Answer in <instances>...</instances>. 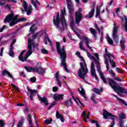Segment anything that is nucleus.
<instances>
[{
	"label": "nucleus",
	"instance_id": "1",
	"mask_svg": "<svg viewBox=\"0 0 127 127\" xmlns=\"http://www.w3.org/2000/svg\"><path fill=\"white\" fill-rule=\"evenodd\" d=\"M57 51L58 54H59L61 57V60L62 63L61 64V66H63L64 69H67V64L66 63V59L67 58V54H66V51H65V47L63 46L62 47V49L60 48V42H57Z\"/></svg>",
	"mask_w": 127,
	"mask_h": 127
},
{
	"label": "nucleus",
	"instance_id": "52",
	"mask_svg": "<svg viewBox=\"0 0 127 127\" xmlns=\"http://www.w3.org/2000/svg\"><path fill=\"white\" fill-rule=\"evenodd\" d=\"M30 82L32 83H35L36 82V77H33L30 79Z\"/></svg>",
	"mask_w": 127,
	"mask_h": 127
},
{
	"label": "nucleus",
	"instance_id": "33",
	"mask_svg": "<svg viewBox=\"0 0 127 127\" xmlns=\"http://www.w3.org/2000/svg\"><path fill=\"white\" fill-rule=\"evenodd\" d=\"M96 68L97 71L99 73V75H101V73H103L102 71H101V66L100 65V62H97V63H96Z\"/></svg>",
	"mask_w": 127,
	"mask_h": 127
},
{
	"label": "nucleus",
	"instance_id": "27",
	"mask_svg": "<svg viewBox=\"0 0 127 127\" xmlns=\"http://www.w3.org/2000/svg\"><path fill=\"white\" fill-rule=\"evenodd\" d=\"M56 24L57 25H58L59 24H60V22H61V17H60V15L59 14V12H57L56 18Z\"/></svg>",
	"mask_w": 127,
	"mask_h": 127
},
{
	"label": "nucleus",
	"instance_id": "6",
	"mask_svg": "<svg viewBox=\"0 0 127 127\" xmlns=\"http://www.w3.org/2000/svg\"><path fill=\"white\" fill-rule=\"evenodd\" d=\"M102 115L105 120H108V118L110 117L111 118H109V120H112L113 121L112 123L114 122V124H115V119H117V116L113 115L112 113L108 112V111L106 110H103V113Z\"/></svg>",
	"mask_w": 127,
	"mask_h": 127
},
{
	"label": "nucleus",
	"instance_id": "51",
	"mask_svg": "<svg viewBox=\"0 0 127 127\" xmlns=\"http://www.w3.org/2000/svg\"><path fill=\"white\" fill-rule=\"evenodd\" d=\"M5 126L3 120H0V127H4Z\"/></svg>",
	"mask_w": 127,
	"mask_h": 127
},
{
	"label": "nucleus",
	"instance_id": "61",
	"mask_svg": "<svg viewBox=\"0 0 127 127\" xmlns=\"http://www.w3.org/2000/svg\"><path fill=\"white\" fill-rule=\"evenodd\" d=\"M60 121H61L62 123H64L65 122V119H64V117L62 116L60 118Z\"/></svg>",
	"mask_w": 127,
	"mask_h": 127
},
{
	"label": "nucleus",
	"instance_id": "20",
	"mask_svg": "<svg viewBox=\"0 0 127 127\" xmlns=\"http://www.w3.org/2000/svg\"><path fill=\"white\" fill-rule=\"evenodd\" d=\"M94 13H95V3H93L92 9L88 14L89 16H85V17H88V18H92V17L94 16Z\"/></svg>",
	"mask_w": 127,
	"mask_h": 127
},
{
	"label": "nucleus",
	"instance_id": "32",
	"mask_svg": "<svg viewBox=\"0 0 127 127\" xmlns=\"http://www.w3.org/2000/svg\"><path fill=\"white\" fill-rule=\"evenodd\" d=\"M107 42L109 43L110 45H114V41L112 39H111V37H110V36L109 35H107L106 36Z\"/></svg>",
	"mask_w": 127,
	"mask_h": 127
},
{
	"label": "nucleus",
	"instance_id": "41",
	"mask_svg": "<svg viewBox=\"0 0 127 127\" xmlns=\"http://www.w3.org/2000/svg\"><path fill=\"white\" fill-rule=\"evenodd\" d=\"M53 121V120L52 119V118H51V119L50 120H46L44 121V124H45L46 125H50V124L52 123Z\"/></svg>",
	"mask_w": 127,
	"mask_h": 127
},
{
	"label": "nucleus",
	"instance_id": "40",
	"mask_svg": "<svg viewBox=\"0 0 127 127\" xmlns=\"http://www.w3.org/2000/svg\"><path fill=\"white\" fill-rule=\"evenodd\" d=\"M124 19L125 20V23L124 24L125 29L126 32H127V17L126 16L124 17Z\"/></svg>",
	"mask_w": 127,
	"mask_h": 127
},
{
	"label": "nucleus",
	"instance_id": "12",
	"mask_svg": "<svg viewBox=\"0 0 127 127\" xmlns=\"http://www.w3.org/2000/svg\"><path fill=\"white\" fill-rule=\"evenodd\" d=\"M84 18V16L79 12H75V22L77 24H79L82 19Z\"/></svg>",
	"mask_w": 127,
	"mask_h": 127
},
{
	"label": "nucleus",
	"instance_id": "37",
	"mask_svg": "<svg viewBox=\"0 0 127 127\" xmlns=\"http://www.w3.org/2000/svg\"><path fill=\"white\" fill-rule=\"evenodd\" d=\"M53 22H54V25L56 26V28L58 29H59V31L60 27H60V23L58 25L56 24V19H55V16H53Z\"/></svg>",
	"mask_w": 127,
	"mask_h": 127
},
{
	"label": "nucleus",
	"instance_id": "25",
	"mask_svg": "<svg viewBox=\"0 0 127 127\" xmlns=\"http://www.w3.org/2000/svg\"><path fill=\"white\" fill-rule=\"evenodd\" d=\"M24 69H25V70H26V71L27 72H35V71H36L35 70V68H32V67L31 66H24Z\"/></svg>",
	"mask_w": 127,
	"mask_h": 127
},
{
	"label": "nucleus",
	"instance_id": "57",
	"mask_svg": "<svg viewBox=\"0 0 127 127\" xmlns=\"http://www.w3.org/2000/svg\"><path fill=\"white\" fill-rule=\"evenodd\" d=\"M58 91V87L57 86H54L53 87V92L54 93L57 92Z\"/></svg>",
	"mask_w": 127,
	"mask_h": 127
},
{
	"label": "nucleus",
	"instance_id": "21",
	"mask_svg": "<svg viewBox=\"0 0 127 127\" xmlns=\"http://www.w3.org/2000/svg\"><path fill=\"white\" fill-rule=\"evenodd\" d=\"M55 77H56V81L58 82L59 86L61 87V86H62V82H61L60 79H59V71H58L55 73Z\"/></svg>",
	"mask_w": 127,
	"mask_h": 127
},
{
	"label": "nucleus",
	"instance_id": "43",
	"mask_svg": "<svg viewBox=\"0 0 127 127\" xmlns=\"http://www.w3.org/2000/svg\"><path fill=\"white\" fill-rule=\"evenodd\" d=\"M79 48L80 49H81V50H83V51H87V50H86L85 48L83 47V43L82 42H80L79 43Z\"/></svg>",
	"mask_w": 127,
	"mask_h": 127
},
{
	"label": "nucleus",
	"instance_id": "8",
	"mask_svg": "<svg viewBox=\"0 0 127 127\" xmlns=\"http://www.w3.org/2000/svg\"><path fill=\"white\" fill-rule=\"evenodd\" d=\"M114 28L113 31V39L115 42L117 44L119 43V36L118 35V27L115 23H114Z\"/></svg>",
	"mask_w": 127,
	"mask_h": 127
},
{
	"label": "nucleus",
	"instance_id": "39",
	"mask_svg": "<svg viewBox=\"0 0 127 127\" xmlns=\"http://www.w3.org/2000/svg\"><path fill=\"white\" fill-rule=\"evenodd\" d=\"M72 30L73 31L74 33L76 34V35L77 36V37H80V34H79V33H78V32H77V31H76V28H74V26H70Z\"/></svg>",
	"mask_w": 127,
	"mask_h": 127
},
{
	"label": "nucleus",
	"instance_id": "16",
	"mask_svg": "<svg viewBox=\"0 0 127 127\" xmlns=\"http://www.w3.org/2000/svg\"><path fill=\"white\" fill-rule=\"evenodd\" d=\"M38 98L39 101H41V103H43V104L45 105V106H48V105H49V103H48V99H47L46 97H44L42 98L39 95H38Z\"/></svg>",
	"mask_w": 127,
	"mask_h": 127
},
{
	"label": "nucleus",
	"instance_id": "53",
	"mask_svg": "<svg viewBox=\"0 0 127 127\" xmlns=\"http://www.w3.org/2000/svg\"><path fill=\"white\" fill-rule=\"evenodd\" d=\"M16 42V40L15 39H13L10 45V47L13 48V44Z\"/></svg>",
	"mask_w": 127,
	"mask_h": 127
},
{
	"label": "nucleus",
	"instance_id": "11",
	"mask_svg": "<svg viewBox=\"0 0 127 127\" xmlns=\"http://www.w3.org/2000/svg\"><path fill=\"white\" fill-rule=\"evenodd\" d=\"M23 7L25 9V11H27V15H30L32 11V6L31 5H29V7L27 9V2L25 1H24Z\"/></svg>",
	"mask_w": 127,
	"mask_h": 127
},
{
	"label": "nucleus",
	"instance_id": "45",
	"mask_svg": "<svg viewBox=\"0 0 127 127\" xmlns=\"http://www.w3.org/2000/svg\"><path fill=\"white\" fill-rule=\"evenodd\" d=\"M84 40L85 41V44L86 45L87 47L89 49H90L91 47L89 45V39L86 38Z\"/></svg>",
	"mask_w": 127,
	"mask_h": 127
},
{
	"label": "nucleus",
	"instance_id": "44",
	"mask_svg": "<svg viewBox=\"0 0 127 127\" xmlns=\"http://www.w3.org/2000/svg\"><path fill=\"white\" fill-rule=\"evenodd\" d=\"M91 124H95L96 127H99L100 124H99V122L97 121L94 120H90Z\"/></svg>",
	"mask_w": 127,
	"mask_h": 127
},
{
	"label": "nucleus",
	"instance_id": "63",
	"mask_svg": "<svg viewBox=\"0 0 127 127\" xmlns=\"http://www.w3.org/2000/svg\"><path fill=\"white\" fill-rule=\"evenodd\" d=\"M95 69V65L93 63L91 64V70Z\"/></svg>",
	"mask_w": 127,
	"mask_h": 127
},
{
	"label": "nucleus",
	"instance_id": "4",
	"mask_svg": "<svg viewBox=\"0 0 127 127\" xmlns=\"http://www.w3.org/2000/svg\"><path fill=\"white\" fill-rule=\"evenodd\" d=\"M62 15H61V23L62 24V27H60L59 31L62 32L64 31L65 28L67 29L68 25L67 24V22H66V19H65V15H66V9L64 8V10L61 11Z\"/></svg>",
	"mask_w": 127,
	"mask_h": 127
},
{
	"label": "nucleus",
	"instance_id": "60",
	"mask_svg": "<svg viewBox=\"0 0 127 127\" xmlns=\"http://www.w3.org/2000/svg\"><path fill=\"white\" fill-rule=\"evenodd\" d=\"M77 100L79 102V104L81 105V106H82V107H85V105L83 104V103H82V102H81L80 99L77 98Z\"/></svg>",
	"mask_w": 127,
	"mask_h": 127
},
{
	"label": "nucleus",
	"instance_id": "15",
	"mask_svg": "<svg viewBox=\"0 0 127 127\" xmlns=\"http://www.w3.org/2000/svg\"><path fill=\"white\" fill-rule=\"evenodd\" d=\"M13 16H14V13H13V11H11V13L7 15V16L4 20V23L6 22H10V21L12 20V18H13Z\"/></svg>",
	"mask_w": 127,
	"mask_h": 127
},
{
	"label": "nucleus",
	"instance_id": "64",
	"mask_svg": "<svg viewBox=\"0 0 127 127\" xmlns=\"http://www.w3.org/2000/svg\"><path fill=\"white\" fill-rule=\"evenodd\" d=\"M44 43L46 45H47V38H46V37H44Z\"/></svg>",
	"mask_w": 127,
	"mask_h": 127
},
{
	"label": "nucleus",
	"instance_id": "3",
	"mask_svg": "<svg viewBox=\"0 0 127 127\" xmlns=\"http://www.w3.org/2000/svg\"><path fill=\"white\" fill-rule=\"evenodd\" d=\"M80 68L77 71V75L81 79L85 80L86 74L89 73V69L87 67V64H84L83 62L80 63Z\"/></svg>",
	"mask_w": 127,
	"mask_h": 127
},
{
	"label": "nucleus",
	"instance_id": "19",
	"mask_svg": "<svg viewBox=\"0 0 127 127\" xmlns=\"http://www.w3.org/2000/svg\"><path fill=\"white\" fill-rule=\"evenodd\" d=\"M1 74L2 76H5V75H7L9 78H11V79L13 80V76H12V74H11L10 72H9L8 70H6L5 69L2 71Z\"/></svg>",
	"mask_w": 127,
	"mask_h": 127
},
{
	"label": "nucleus",
	"instance_id": "55",
	"mask_svg": "<svg viewBox=\"0 0 127 127\" xmlns=\"http://www.w3.org/2000/svg\"><path fill=\"white\" fill-rule=\"evenodd\" d=\"M94 92L95 93H96V94H98V95H100V94H101L100 93V90H99V89L96 88H94Z\"/></svg>",
	"mask_w": 127,
	"mask_h": 127
},
{
	"label": "nucleus",
	"instance_id": "38",
	"mask_svg": "<svg viewBox=\"0 0 127 127\" xmlns=\"http://www.w3.org/2000/svg\"><path fill=\"white\" fill-rule=\"evenodd\" d=\"M23 122H24V118H21V120L19 122L17 127H22V126H23Z\"/></svg>",
	"mask_w": 127,
	"mask_h": 127
},
{
	"label": "nucleus",
	"instance_id": "18",
	"mask_svg": "<svg viewBox=\"0 0 127 127\" xmlns=\"http://www.w3.org/2000/svg\"><path fill=\"white\" fill-rule=\"evenodd\" d=\"M35 71L36 73H38V74H40L41 75H44V73H45V69L41 67H36Z\"/></svg>",
	"mask_w": 127,
	"mask_h": 127
},
{
	"label": "nucleus",
	"instance_id": "23",
	"mask_svg": "<svg viewBox=\"0 0 127 127\" xmlns=\"http://www.w3.org/2000/svg\"><path fill=\"white\" fill-rule=\"evenodd\" d=\"M125 42H126V40H125V38L123 37L122 39L120 41V45L121 46L122 50L123 51H125V49H126V46L125 45Z\"/></svg>",
	"mask_w": 127,
	"mask_h": 127
},
{
	"label": "nucleus",
	"instance_id": "28",
	"mask_svg": "<svg viewBox=\"0 0 127 127\" xmlns=\"http://www.w3.org/2000/svg\"><path fill=\"white\" fill-rule=\"evenodd\" d=\"M80 89H81V91L80 90V88H78V91L80 94V95H82V96L84 98V99H86V93L85 92V90L82 86H80Z\"/></svg>",
	"mask_w": 127,
	"mask_h": 127
},
{
	"label": "nucleus",
	"instance_id": "46",
	"mask_svg": "<svg viewBox=\"0 0 127 127\" xmlns=\"http://www.w3.org/2000/svg\"><path fill=\"white\" fill-rule=\"evenodd\" d=\"M34 26H35V24H34L30 27V31H31V33H34V32H35V30L33 29Z\"/></svg>",
	"mask_w": 127,
	"mask_h": 127
},
{
	"label": "nucleus",
	"instance_id": "42",
	"mask_svg": "<svg viewBox=\"0 0 127 127\" xmlns=\"http://www.w3.org/2000/svg\"><path fill=\"white\" fill-rule=\"evenodd\" d=\"M56 105V102H52L50 104V106H49L47 110H51V109H52V108H53V107H55Z\"/></svg>",
	"mask_w": 127,
	"mask_h": 127
},
{
	"label": "nucleus",
	"instance_id": "54",
	"mask_svg": "<svg viewBox=\"0 0 127 127\" xmlns=\"http://www.w3.org/2000/svg\"><path fill=\"white\" fill-rule=\"evenodd\" d=\"M26 20H27V19L24 18V17H22V18L19 19V22H22L23 21H26Z\"/></svg>",
	"mask_w": 127,
	"mask_h": 127
},
{
	"label": "nucleus",
	"instance_id": "17",
	"mask_svg": "<svg viewBox=\"0 0 127 127\" xmlns=\"http://www.w3.org/2000/svg\"><path fill=\"white\" fill-rule=\"evenodd\" d=\"M74 12H68L69 15V22L70 26H74L75 24V21L74 20V18H73V13Z\"/></svg>",
	"mask_w": 127,
	"mask_h": 127
},
{
	"label": "nucleus",
	"instance_id": "9",
	"mask_svg": "<svg viewBox=\"0 0 127 127\" xmlns=\"http://www.w3.org/2000/svg\"><path fill=\"white\" fill-rule=\"evenodd\" d=\"M27 90L28 92H30V95H28V92H26L27 96H28L30 98L31 101H33V96H35L36 94H37V91L35 89H31L29 88V87L27 86Z\"/></svg>",
	"mask_w": 127,
	"mask_h": 127
},
{
	"label": "nucleus",
	"instance_id": "36",
	"mask_svg": "<svg viewBox=\"0 0 127 127\" xmlns=\"http://www.w3.org/2000/svg\"><path fill=\"white\" fill-rule=\"evenodd\" d=\"M13 49V48L9 47V51L8 52L9 55L10 56V57H14V52H13V51L12 50Z\"/></svg>",
	"mask_w": 127,
	"mask_h": 127
},
{
	"label": "nucleus",
	"instance_id": "56",
	"mask_svg": "<svg viewBox=\"0 0 127 127\" xmlns=\"http://www.w3.org/2000/svg\"><path fill=\"white\" fill-rule=\"evenodd\" d=\"M75 55L78 56V58H82V56H81V53H80V52H76L75 53Z\"/></svg>",
	"mask_w": 127,
	"mask_h": 127
},
{
	"label": "nucleus",
	"instance_id": "5",
	"mask_svg": "<svg viewBox=\"0 0 127 127\" xmlns=\"http://www.w3.org/2000/svg\"><path fill=\"white\" fill-rule=\"evenodd\" d=\"M28 52L23 57V59L22 60V62H25L27 61V58L32 54V40L31 39H29L28 40Z\"/></svg>",
	"mask_w": 127,
	"mask_h": 127
},
{
	"label": "nucleus",
	"instance_id": "10",
	"mask_svg": "<svg viewBox=\"0 0 127 127\" xmlns=\"http://www.w3.org/2000/svg\"><path fill=\"white\" fill-rule=\"evenodd\" d=\"M119 118H120L121 119L119 120V127H125V126L124 125V120H125V119L127 118V117H126V114H125L124 112L121 113L119 115Z\"/></svg>",
	"mask_w": 127,
	"mask_h": 127
},
{
	"label": "nucleus",
	"instance_id": "49",
	"mask_svg": "<svg viewBox=\"0 0 127 127\" xmlns=\"http://www.w3.org/2000/svg\"><path fill=\"white\" fill-rule=\"evenodd\" d=\"M100 9L97 7L96 8V13L95 15V17L97 18L98 17V16H99V15H100Z\"/></svg>",
	"mask_w": 127,
	"mask_h": 127
},
{
	"label": "nucleus",
	"instance_id": "30",
	"mask_svg": "<svg viewBox=\"0 0 127 127\" xmlns=\"http://www.w3.org/2000/svg\"><path fill=\"white\" fill-rule=\"evenodd\" d=\"M89 30L90 32L93 35L94 37L95 38V39H97V33L96 32V30L93 28H90L89 29Z\"/></svg>",
	"mask_w": 127,
	"mask_h": 127
},
{
	"label": "nucleus",
	"instance_id": "34",
	"mask_svg": "<svg viewBox=\"0 0 127 127\" xmlns=\"http://www.w3.org/2000/svg\"><path fill=\"white\" fill-rule=\"evenodd\" d=\"M112 76L113 79H114V80H115L116 81H118V82H122L124 81V80L120 78V77H118V76H117V75H116V73H113Z\"/></svg>",
	"mask_w": 127,
	"mask_h": 127
},
{
	"label": "nucleus",
	"instance_id": "59",
	"mask_svg": "<svg viewBox=\"0 0 127 127\" xmlns=\"http://www.w3.org/2000/svg\"><path fill=\"white\" fill-rule=\"evenodd\" d=\"M7 2H13L14 3H17V1L16 0H7Z\"/></svg>",
	"mask_w": 127,
	"mask_h": 127
},
{
	"label": "nucleus",
	"instance_id": "13",
	"mask_svg": "<svg viewBox=\"0 0 127 127\" xmlns=\"http://www.w3.org/2000/svg\"><path fill=\"white\" fill-rule=\"evenodd\" d=\"M66 1L68 12H74V6L72 4V1L71 0H66Z\"/></svg>",
	"mask_w": 127,
	"mask_h": 127
},
{
	"label": "nucleus",
	"instance_id": "24",
	"mask_svg": "<svg viewBox=\"0 0 127 127\" xmlns=\"http://www.w3.org/2000/svg\"><path fill=\"white\" fill-rule=\"evenodd\" d=\"M112 96H113V97H115V98H116V99L118 100V101H119V102H120V103H121V104H123V105H125V106H126L127 107V103L126 102V101L125 100L120 98L119 97H118V96H117L114 94H112Z\"/></svg>",
	"mask_w": 127,
	"mask_h": 127
},
{
	"label": "nucleus",
	"instance_id": "26",
	"mask_svg": "<svg viewBox=\"0 0 127 127\" xmlns=\"http://www.w3.org/2000/svg\"><path fill=\"white\" fill-rule=\"evenodd\" d=\"M18 22H19V19H16L14 18H12L11 22L9 23V26L11 27L12 26H13V25H15Z\"/></svg>",
	"mask_w": 127,
	"mask_h": 127
},
{
	"label": "nucleus",
	"instance_id": "35",
	"mask_svg": "<svg viewBox=\"0 0 127 127\" xmlns=\"http://www.w3.org/2000/svg\"><path fill=\"white\" fill-rule=\"evenodd\" d=\"M27 119L29 125H31L32 124V116L31 115V113L27 115Z\"/></svg>",
	"mask_w": 127,
	"mask_h": 127
},
{
	"label": "nucleus",
	"instance_id": "22",
	"mask_svg": "<svg viewBox=\"0 0 127 127\" xmlns=\"http://www.w3.org/2000/svg\"><path fill=\"white\" fill-rule=\"evenodd\" d=\"M64 105L65 107H73V102H72V100L71 99L66 100L64 101Z\"/></svg>",
	"mask_w": 127,
	"mask_h": 127
},
{
	"label": "nucleus",
	"instance_id": "48",
	"mask_svg": "<svg viewBox=\"0 0 127 127\" xmlns=\"http://www.w3.org/2000/svg\"><path fill=\"white\" fill-rule=\"evenodd\" d=\"M63 116V115H61L60 113H59V111H57L56 114V117L57 119H60Z\"/></svg>",
	"mask_w": 127,
	"mask_h": 127
},
{
	"label": "nucleus",
	"instance_id": "29",
	"mask_svg": "<svg viewBox=\"0 0 127 127\" xmlns=\"http://www.w3.org/2000/svg\"><path fill=\"white\" fill-rule=\"evenodd\" d=\"M104 59H105V64H106V71H109L110 70V66L109 64V60H108V58H107V56L106 55H104Z\"/></svg>",
	"mask_w": 127,
	"mask_h": 127
},
{
	"label": "nucleus",
	"instance_id": "31",
	"mask_svg": "<svg viewBox=\"0 0 127 127\" xmlns=\"http://www.w3.org/2000/svg\"><path fill=\"white\" fill-rule=\"evenodd\" d=\"M100 76V78H101V80H102L103 82L105 84H107V83H108L107 82V78H106V77H105V75H104V73L101 72Z\"/></svg>",
	"mask_w": 127,
	"mask_h": 127
},
{
	"label": "nucleus",
	"instance_id": "7",
	"mask_svg": "<svg viewBox=\"0 0 127 127\" xmlns=\"http://www.w3.org/2000/svg\"><path fill=\"white\" fill-rule=\"evenodd\" d=\"M105 55L108 57L109 61L110 64H111V66L113 68H115L116 67V63L114 61V59H115V57L111 53L108 52V49L105 48Z\"/></svg>",
	"mask_w": 127,
	"mask_h": 127
},
{
	"label": "nucleus",
	"instance_id": "50",
	"mask_svg": "<svg viewBox=\"0 0 127 127\" xmlns=\"http://www.w3.org/2000/svg\"><path fill=\"white\" fill-rule=\"evenodd\" d=\"M41 51L43 53V54H48V51H47L45 49H42L41 50Z\"/></svg>",
	"mask_w": 127,
	"mask_h": 127
},
{
	"label": "nucleus",
	"instance_id": "47",
	"mask_svg": "<svg viewBox=\"0 0 127 127\" xmlns=\"http://www.w3.org/2000/svg\"><path fill=\"white\" fill-rule=\"evenodd\" d=\"M29 112V107L27 105H25V109L23 110V112L24 114H26V113H28Z\"/></svg>",
	"mask_w": 127,
	"mask_h": 127
},
{
	"label": "nucleus",
	"instance_id": "58",
	"mask_svg": "<svg viewBox=\"0 0 127 127\" xmlns=\"http://www.w3.org/2000/svg\"><path fill=\"white\" fill-rule=\"evenodd\" d=\"M90 58L91 59H93L95 61V63H97V62H99L96 59L95 57L93 56H91Z\"/></svg>",
	"mask_w": 127,
	"mask_h": 127
},
{
	"label": "nucleus",
	"instance_id": "14",
	"mask_svg": "<svg viewBox=\"0 0 127 127\" xmlns=\"http://www.w3.org/2000/svg\"><path fill=\"white\" fill-rule=\"evenodd\" d=\"M64 94H58L57 93H55L54 94L53 96V99L55 100L56 102H58V101H62V100L64 99Z\"/></svg>",
	"mask_w": 127,
	"mask_h": 127
},
{
	"label": "nucleus",
	"instance_id": "62",
	"mask_svg": "<svg viewBox=\"0 0 127 127\" xmlns=\"http://www.w3.org/2000/svg\"><path fill=\"white\" fill-rule=\"evenodd\" d=\"M18 58L20 61L22 62V59H23V56H22V55H19Z\"/></svg>",
	"mask_w": 127,
	"mask_h": 127
},
{
	"label": "nucleus",
	"instance_id": "2",
	"mask_svg": "<svg viewBox=\"0 0 127 127\" xmlns=\"http://www.w3.org/2000/svg\"><path fill=\"white\" fill-rule=\"evenodd\" d=\"M107 80L109 81V85L111 86L116 93H117V94L120 95V96H121V97L123 96V94H121L119 92L121 93V94H127V90L126 88L120 86L118 85V83L112 78L108 77Z\"/></svg>",
	"mask_w": 127,
	"mask_h": 127
}]
</instances>
